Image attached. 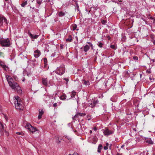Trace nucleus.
Wrapping results in <instances>:
<instances>
[{
	"mask_svg": "<svg viewBox=\"0 0 155 155\" xmlns=\"http://www.w3.org/2000/svg\"><path fill=\"white\" fill-rule=\"evenodd\" d=\"M78 115H77V114H76L74 116V117L73 118V119L74 120V118H75L76 117H78Z\"/></svg>",
	"mask_w": 155,
	"mask_h": 155,
	"instance_id": "45",
	"label": "nucleus"
},
{
	"mask_svg": "<svg viewBox=\"0 0 155 155\" xmlns=\"http://www.w3.org/2000/svg\"><path fill=\"white\" fill-rule=\"evenodd\" d=\"M144 20V21H145L146 24H147V21H146L145 20Z\"/></svg>",
	"mask_w": 155,
	"mask_h": 155,
	"instance_id": "62",
	"label": "nucleus"
},
{
	"mask_svg": "<svg viewBox=\"0 0 155 155\" xmlns=\"http://www.w3.org/2000/svg\"><path fill=\"white\" fill-rule=\"evenodd\" d=\"M65 72V68L63 67H59L57 68L56 73L60 75H61Z\"/></svg>",
	"mask_w": 155,
	"mask_h": 155,
	"instance_id": "5",
	"label": "nucleus"
},
{
	"mask_svg": "<svg viewBox=\"0 0 155 155\" xmlns=\"http://www.w3.org/2000/svg\"><path fill=\"white\" fill-rule=\"evenodd\" d=\"M68 155H78V154L76 152H74L72 155L69 154Z\"/></svg>",
	"mask_w": 155,
	"mask_h": 155,
	"instance_id": "40",
	"label": "nucleus"
},
{
	"mask_svg": "<svg viewBox=\"0 0 155 155\" xmlns=\"http://www.w3.org/2000/svg\"><path fill=\"white\" fill-rule=\"evenodd\" d=\"M43 60H44V64H45V65L44 66V67L45 68V67H46V65H47V63L48 61H47V59L46 58H43Z\"/></svg>",
	"mask_w": 155,
	"mask_h": 155,
	"instance_id": "22",
	"label": "nucleus"
},
{
	"mask_svg": "<svg viewBox=\"0 0 155 155\" xmlns=\"http://www.w3.org/2000/svg\"><path fill=\"white\" fill-rule=\"evenodd\" d=\"M111 146H112V144H110V145L109 147V149H111Z\"/></svg>",
	"mask_w": 155,
	"mask_h": 155,
	"instance_id": "51",
	"label": "nucleus"
},
{
	"mask_svg": "<svg viewBox=\"0 0 155 155\" xmlns=\"http://www.w3.org/2000/svg\"><path fill=\"white\" fill-rule=\"evenodd\" d=\"M8 4H9V5L11 6V7L14 12L15 13H19V11L17 9L16 7L15 6H14L12 4V2L11 0H10V2H8Z\"/></svg>",
	"mask_w": 155,
	"mask_h": 155,
	"instance_id": "7",
	"label": "nucleus"
},
{
	"mask_svg": "<svg viewBox=\"0 0 155 155\" xmlns=\"http://www.w3.org/2000/svg\"><path fill=\"white\" fill-rule=\"evenodd\" d=\"M9 77V75H6V77L9 86L12 89L16 91L18 94H22V91L21 87L19 86V85L17 83L13 81V79L12 78H10L8 79V77Z\"/></svg>",
	"mask_w": 155,
	"mask_h": 155,
	"instance_id": "1",
	"label": "nucleus"
},
{
	"mask_svg": "<svg viewBox=\"0 0 155 155\" xmlns=\"http://www.w3.org/2000/svg\"><path fill=\"white\" fill-rule=\"evenodd\" d=\"M87 43L89 44V47L90 46L91 47L92 49H93V45L90 42H87Z\"/></svg>",
	"mask_w": 155,
	"mask_h": 155,
	"instance_id": "36",
	"label": "nucleus"
},
{
	"mask_svg": "<svg viewBox=\"0 0 155 155\" xmlns=\"http://www.w3.org/2000/svg\"><path fill=\"white\" fill-rule=\"evenodd\" d=\"M75 5H76V7L77 8V9H78V8H79V5H78V4L77 3V2L75 3Z\"/></svg>",
	"mask_w": 155,
	"mask_h": 155,
	"instance_id": "42",
	"label": "nucleus"
},
{
	"mask_svg": "<svg viewBox=\"0 0 155 155\" xmlns=\"http://www.w3.org/2000/svg\"><path fill=\"white\" fill-rule=\"evenodd\" d=\"M75 38H76V39H77V41L78 40V37L77 36H76L75 37Z\"/></svg>",
	"mask_w": 155,
	"mask_h": 155,
	"instance_id": "60",
	"label": "nucleus"
},
{
	"mask_svg": "<svg viewBox=\"0 0 155 155\" xmlns=\"http://www.w3.org/2000/svg\"><path fill=\"white\" fill-rule=\"evenodd\" d=\"M127 74L128 75L129 74V73H128V71H127Z\"/></svg>",
	"mask_w": 155,
	"mask_h": 155,
	"instance_id": "63",
	"label": "nucleus"
},
{
	"mask_svg": "<svg viewBox=\"0 0 155 155\" xmlns=\"http://www.w3.org/2000/svg\"><path fill=\"white\" fill-rule=\"evenodd\" d=\"M152 61H153V62H154V59H152Z\"/></svg>",
	"mask_w": 155,
	"mask_h": 155,
	"instance_id": "64",
	"label": "nucleus"
},
{
	"mask_svg": "<svg viewBox=\"0 0 155 155\" xmlns=\"http://www.w3.org/2000/svg\"><path fill=\"white\" fill-rule=\"evenodd\" d=\"M77 115H79L81 116H85L86 115V114L84 113H77Z\"/></svg>",
	"mask_w": 155,
	"mask_h": 155,
	"instance_id": "30",
	"label": "nucleus"
},
{
	"mask_svg": "<svg viewBox=\"0 0 155 155\" xmlns=\"http://www.w3.org/2000/svg\"><path fill=\"white\" fill-rule=\"evenodd\" d=\"M0 44L2 47H8L10 46L11 44L8 38L0 39Z\"/></svg>",
	"mask_w": 155,
	"mask_h": 155,
	"instance_id": "2",
	"label": "nucleus"
},
{
	"mask_svg": "<svg viewBox=\"0 0 155 155\" xmlns=\"http://www.w3.org/2000/svg\"><path fill=\"white\" fill-rule=\"evenodd\" d=\"M5 2H8H8H9V0H5ZM9 2H10L9 1Z\"/></svg>",
	"mask_w": 155,
	"mask_h": 155,
	"instance_id": "57",
	"label": "nucleus"
},
{
	"mask_svg": "<svg viewBox=\"0 0 155 155\" xmlns=\"http://www.w3.org/2000/svg\"><path fill=\"white\" fill-rule=\"evenodd\" d=\"M72 27L73 28V30H78L79 29H77V25L75 24H74L72 25Z\"/></svg>",
	"mask_w": 155,
	"mask_h": 155,
	"instance_id": "25",
	"label": "nucleus"
},
{
	"mask_svg": "<svg viewBox=\"0 0 155 155\" xmlns=\"http://www.w3.org/2000/svg\"><path fill=\"white\" fill-rule=\"evenodd\" d=\"M54 140H55L56 143L58 144H59L61 142V138H59L58 136H55L54 138Z\"/></svg>",
	"mask_w": 155,
	"mask_h": 155,
	"instance_id": "13",
	"label": "nucleus"
},
{
	"mask_svg": "<svg viewBox=\"0 0 155 155\" xmlns=\"http://www.w3.org/2000/svg\"><path fill=\"white\" fill-rule=\"evenodd\" d=\"M0 128L1 132L4 131L5 133L6 136H8V132L5 130L3 125L1 122H0Z\"/></svg>",
	"mask_w": 155,
	"mask_h": 155,
	"instance_id": "8",
	"label": "nucleus"
},
{
	"mask_svg": "<svg viewBox=\"0 0 155 155\" xmlns=\"http://www.w3.org/2000/svg\"><path fill=\"white\" fill-rule=\"evenodd\" d=\"M38 111L39 112V114L38 116V119L39 120L41 118L42 115L44 114V111L42 110H41L40 109H39Z\"/></svg>",
	"mask_w": 155,
	"mask_h": 155,
	"instance_id": "12",
	"label": "nucleus"
},
{
	"mask_svg": "<svg viewBox=\"0 0 155 155\" xmlns=\"http://www.w3.org/2000/svg\"><path fill=\"white\" fill-rule=\"evenodd\" d=\"M108 148V147L107 146H104V149L105 150H107Z\"/></svg>",
	"mask_w": 155,
	"mask_h": 155,
	"instance_id": "44",
	"label": "nucleus"
},
{
	"mask_svg": "<svg viewBox=\"0 0 155 155\" xmlns=\"http://www.w3.org/2000/svg\"><path fill=\"white\" fill-rule=\"evenodd\" d=\"M98 100H94L92 102L93 103V104H94L95 106L96 104H98Z\"/></svg>",
	"mask_w": 155,
	"mask_h": 155,
	"instance_id": "35",
	"label": "nucleus"
},
{
	"mask_svg": "<svg viewBox=\"0 0 155 155\" xmlns=\"http://www.w3.org/2000/svg\"><path fill=\"white\" fill-rule=\"evenodd\" d=\"M79 131V130H77L76 129L75 131H74V132H77V131Z\"/></svg>",
	"mask_w": 155,
	"mask_h": 155,
	"instance_id": "53",
	"label": "nucleus"
},
{
	"mask_svg": "<svg viewBox=\"0 0 155 155\" xmlns=\"http://www.w3.org/2000/svg\"><path fill=\"white\" fill-rule=\"evenodd\" d=\"M107 38H108V40H110V36H109V35H108V36H107Z\"/></svg>",
	"mask_w": 155,
	"mask_h": 155,
	"instance_id": "48",
	"label": "nucleus"
},
{
	"mask_svg": "<svg viewBox=\"0 0 155 155\" xmlns=\"http://www.w3.org/2000/svg\"><path fill=\"white\" fill-rule=\"evenodd\" d=\"M37 130V129L36 127H35L31 126V127H30V128L29 129V131L30 132H31L32 133H33Z\"/></svg>",
	"mask_w": 155,
	"mask_h": 155,
	"instance_id": "16",
	"label": "nucleus"
},
{
	"mask_svg": "<svg viewBox=\"0 0 155 155\" xmlns=\"http://www.w3.org/2000/svg\"><path fill=\"white\" fill-rule=\"evenodd\" d=\"M5 64V63L4 61L0 60V66L1 67L4 66Z\"/></svg>",
	"mask_w": 155,
	"mask_h": 155,
	"instance_id": "28",
	"label": "nucleus"
},
{
	"mask_svg": "<svg viewBox=\"0 0 155 155\" xmlns=\"http://www.w3.org/2000/svg\"><path fill=\"white\" fill-rule=\"evenodd\" d=\"M3 53L2 52H0V56H1L2 54Z\"/></svg>",
	"mask_w": 155,
	"mask_h": 155,
	"instance_id": "56",
	"label": "nucleus"
},
{
	"mask_svg": "<svg viewBox=\"0 0 155 155\" xmlns=\"http://www.w3.org/2000/svg\"><path fill=\"white\" fill-rule=\"evenodd\" d=\"M107 21L106 20H103L101 21V23L103 25H105V24L106 23Z\"/></svg>",
	"mask_w": 155,
	"mask_h": 155,
	"instance_id": "37",
	"label": "nucleus"
},
{
	"mask_svg": "<svg viewBox=\"0 0 155 155\" xmlns=\"http://www.w3.org/2000/svg\"><path fill=\"white\" fill-rule=\"evenodd\" d=\"M150 19H153V18L152 17H150Z\"/></svg>",
	"mask_w": 155,
	"mask_h": 155,
	"instance_id": "58",
	"label": "nucleus"
},
{
	"mask_svg": "<svg viewBox=\"0 0 155 155\" xmlns=\"http://www.w3.org/2000/svg\"><path fill=\"white\" fill-rule=\"evenodd\" d=\"M109 145V144L108 143H106V146L108 147Z\"/></svg>",
	"mask_w": 155,
	"mask_h": 155,
	"instance_id": "52",
	"label": "nucleus"
},
{
	"mask_svg": "<svg viewBox=\"0 0 155 155\" xmlns=\"http://www.w3.org/2000/svg\"><path fill=\"white\" fill-rule=\"evenodd\" d=\"M82 82L83 84H84L85 85H89L90 84V82L88 81H86L84 79L82 80Z\"/></svg>",
	"mask_w": 155,
	"mask_h": 155,
	"instance_id": "17",
	"label": "nucleus"
},
{
	"mask_svg": "<svg viewBox=\"0 0 155 155\" xmlns=\"http://www.w3.org/2000/svg\"><path fill=\"white\" fill-rule=\"evenodd\" d=\"M97 45L99 47L102 48V47L103 45H104V43L101 42H98Z\"/></svg>",
	"mask_w": 155,
	"mask_h": 155,
	"instance_id": "27",
	"label": "nucleus"
},
{
	"mask_svg": "<svg viewBox=\"0 0 155 155\" xmlns=\"http://www.w3.org/2000/svg\"><path fill=\"white\" fill-rule=\"evenodd\" d=\"M89 133L90 134H91L92 133V131L91 130H90V131H89Z\"/></svg>",
	"mask_w": 155,
	"mask_h": 155,
	"instance_id": "59",
	"label": "nucleus"
},
{
	"mask_svg": "<svg viewBox=\"0 0 155 155\" xmlns=\"http://www.w3.org/2000/svg\"><path fill=\"white\" fill-rule=\"evenodd\" d=\"M124 147V145H122L121 146V148H123V147Z\"/></svg>",
	"mask_w": 155,
	"mask_h": 155,
	"instance_id": "55",
	"label": "nucleus"
},
{
	"mask_svg": "<svg viewBox=\"0 0 155 155\" xmlns=\"http://www.w3.org/2000/svg\"><path fill=\"white\" fill-rule=\"evenodd\" d=\"M110 47L113 49L115 50L116 48L115 46L114 45H111L110 46Z\"/></svg>",
	"mask_w": 155,
	"mask_h": 155,
	"instance_id": "32",
	"label": "nucleus"
},
{
	"mask_svg": "<svg viewBox=\"0 0 155 155\" xmlns=\"http://www.w3.org/2000/svg\"><path fill=\"white\" fill-rule=\"evenodd\" d=\"M90 47L88 45H86L83 47L84 51L85 52H87L88 51Z\"/></svg>",
	"mask_w": 155,
	"mask_h": 155,
	"instance_id": "15",
	"label": "nucleus"
},
{
	"mask_svg": "<svg viewBox=\"0 0 155 155\" xmlns=\"http://www.w3.org/2000/svg\"><path fill=\"white\" fill-rule=\"evenodd\" d=\"M72 40V37L71 35H69L68 38L66 39V41L68 42H71Z\"/></svg>",
	"mask_w": 155,
	"mask_h": 155,
	"instance_id": "18",
	"label": "nucleus"
},
{
	"mask_svg": "<svg viewBox=\"0 0 155 155\" xmlns=\"http://www.w3.org/2000/svg\"><path fill=\"white\" fill-rule=\"evenodd\" d=\"M89 106H90L91 108H93L95 107L94 104H93V103L92 102L91 103H89Z\"/></svg>",
	"mask_w": 155,
	"mask_h": 155,
	"instance_id": "34",
	"label": "nucleus"
},
{
	"mask_svg": "<svg viewBox=\"0 0 155 155\" xmlns=\"http://www.w3.org/2000/svg\"><path fill=\"white\" fill-rule=\"evenodd\" d=\"M63 46H64L63 45L61 44L60 45V48L61 49H63Z\"/></svg>",
	"mask_w": 155,
	"mask_h": 155,
	"instance_id": "43",
	"label": "nucleus"
},
{
	"mask_svg": "<svg viewBox=\"0 0 155 155\" xmlns=\"http://www.w3.org/2000/svg\"><path fill=\"white\" fill-rule=\"evenodd\" d=\"M28 33L29 35L32 38L36 39V38H37L38 36V35H32L31 33L29 31H28Z\"/></svg>",
	"mask_w": 155,
	"mask_h": 155,
	"instance_id": "11",
	"label": "nucleus"
},
{
	"mask_svg": "<svg viewBox=\"0 0 155 155\" xmlns=\"http://www.w3.org/2000/svg\"><path fill=\"white\" fill-rule=\"evenodd\" d=\"M146 72H147V73H149V74H150V73H151V72H150V71H148V70H147L146 71Z\"/></svg>",
	"mask_w": 155,
	"mask_h": 155,
	"instance_id": "49",
	"label": "nucleus"
},
{
	"mask_svg": "<svg viewBox=\"0 0 155 155\" xmlns=\"http://www.w3.org/2000/svg\"><path fill=\"white\" fill-rule=\"evenodd\" d=\"M149 79L151 81V82H153V81H154V78H151V77L149 78Z\"/></svg>",
	"mask_w": 155,
	"mask_h": 155,
	"instance_id": "41",
	"label": "nucleus"
},
{
	"mask_svg": "<svg viewBox=\"0 0 155 155\" xmlns=\"http://www.w3.org/2000/svg\"><path fill=\"white\" fill-rule=\"evenodd\" d=\"M93 129L94 131H96L97 130V127H94V128Z\"/></svg>",
	"mask_w": 155,
	"mask_h": 155,
	"instance_id": "47",
	"label": "nucleus"
},
{
	"mask_svg": "<svg viewBox=\"0 0 155 155\" xmlns=\"http://www.w3.org/2000/svg\"><path fill=\"white\" fill-rule=\"evenodd\" d=\"M3 69V70L6 71H7L8 70V66L5 64L4 66L2 67Z\"/></svg>",
	"mask_w": 155,
	"mask_h": 155,
	"instance_id": "20",
	"label": "nucleus"
},
{
	"mask_svg": "<svg viewBox=\"0 0 155 155\" xmlns=\"http://www.w3.org/2000/svg\"><path fill=\"white\" fill-rule=\"evenodd\" d=\"M25 127L26 128L28 129L29 130V129L30 128V127H31V125L30 124L27 123L26 124Z\"/></svg>",
	"mask_w": 155,
	"mask_h": 155,
	"instance_id": "23",
	"label": "nucleus"
},
{
	"mask_svg": "<svg viewBox=\"0 0 155 155\" xmlns=\"http://www.w3.org/2000/svg\"><path fill=\"white\" fill-rule=\"evenodd\" d=\"M65 13L64 12H60L58 13V15L59 17H62L64 16Z\"/></svg>",
	"mask_w": 155,
	"mask_h": 155,
	"instance_id": "24",
	"label": "nucleus"
},
{
	"mask_svg": "<svg viewBox=\"0 0 155 155\" xmlns=\"http://www.w3.org/2000/svg\"><path fill=\"white\" fill-rule=\"evenodd\" d=\"M116 155H120L119 153H118Z\"/></svg>",
	"mask_w": 155,
	"mask_h": 155,
	"instance_id": "61",
	"label": "nucleus"
},
{
	"mask_svg": "<svg viewBox=\"0 0 155 155\" xmlns=\"http://www.w3.org/2000/svg\"><path fill=\"white\" fill-rule=\"evenodd\" d=\"M134 104L135 105V106H136L137 107H138L139 106V104H138L137 105L136 104H135V103Z\"/></svg>",
	"mask_w": 155,
	"mask_h": 155,
	"instance_id": "50",
	"label": "nucleus"
},
{
	"mask_svg": "<svg viewBox=\"0 0 155 155\" xmlns=\"http://www.w3.org/2000/svg\"><path fill=\"white\" fill-rule=\"evenodd\" d=\"M103 130V133L105 135H109L112 134L113 132L112 130H109L107 128L105 130Z\"/></svg>",
	"mask_w": 155,
	"mask_h": 155,
	"instance_id": "6",
	"label": "nucleus"
},
{
	"mask_svg": "<svg viewBox=\"0 0 155 155\" xmlns=\"http://www.w3.org/2000/svg\"><path fill=\"white\" fill-rule=\"evenodd\" d=\"M37 3L39 5V6L41 3L42 0H36Z\"/></svg>",
	"mask_w": 155,
	"mask_h": 155,
	"instance_id": "33",
	"label": "nucleus"
},
{
	"mask_svg": "<svg viewBox=\"0 0 155 155\" xmlns=\"http://www.w3.org/2000/svg\"><path fill=\"white\" fill-rule=\"evenodd\" d=\"M15 100L14 101V104H15V108L19 110H22L23 106L22 104L20 103V101H19L18 100V97L17 96V97H15Z\"/></svg>",
	"mask_w": 155,
	"mask_h": 155,
	"instance_id": "3",
	"label": "nucleus"
},
{
	"mask_svg": "<svg viewBox=\"0 0 155 155\" xmlns=\"http://www.w3.org/2000/svg\"><path fill=\"white\" fill-rule=\"evenodd\" d=\"M133 59L134 60L137 61L138 59V58L137 57L134 56L133 57Z\"/></svg>",
	"mask_w": 155,
	"mask_h": 155,
	"instance_id": "38",
	"label": "nucleus"
},
{
	"mask_svg": "<svg viewBox=\"0 0 155 155\" xmlns=\"http://www.w3.org/2000/svg\"><path fill=\"white\" fill-rule=\"evenodd\" d=\"M16 134L18 135L21 136H23L24 135V134L22 132H16Z\"/></svg>",
	"mask_w": 155,
	"mask_h": 155,
	"instance_id": "31",
	"label": "nucleus"
},
{
	"mask_svg": "<svg viewBox=\"0 0 155 155\" xmlns=\"http://www.w3.org/2000/svg\"><path fill=\"white\" fill-rule=\"evenodd\" d=\"M73 1L75 2V3L77 2H78L76 0H72Z\"/></svg>",
	"mask_w": 155,
	"mask_h": 155,
	"instance_id": "54",
	"label": "nucleus"
},
{
	"mask_svg": "<svg viewBox=\"0 0 155 155\" xmlns=\"http://www.w3.org/2000/svg\"><path fill=\"white\" fill-rule=\"evenodd\" d=\"M102 147V144H100L99 145L98 147V148H97L98 152L100 153L101 152V149Z\"/></svg>",
	"mask_w": 155,
	"mask_h": 155,
	"instance_id": "21",
	"label": "nucleus"
},
{
	"mask_svg": "<svg viewBox=\"0 0 155 155\" xmlns=\"http://www.w3.org/2000/svg\"><path fill=\"white\" fill-rule=\"evenodd\" d=\"M57 106V103H55L53 104V106L54 107H56Z\"/></svg>",
	"mask_w": 155,
	"mask_h": 155,
	"instance_id": "46",
	"label": "nucleus"
},
{
	"mask_svg": "<svg viewBox=\"0 0 155 155\" xmlns=\"http://www.w3.org/2000/svg\"><path fill=\"white\" fill-rule=\"evenodd\" d=\"M76 92L74 91H73L72 92L71 95V97L69 99L73 98V97H74L76 95Z\"/></svg>",
	"mask_w": 155,
	"mask_h": 155,
	"instance_id": "26",
	"label": "nucleus"
},
{
	"mask_svg": "<svg viewBox=\"0 0 155 155\" xmlns=\"http://www.w3.org/2000/svg\"><path fill=\"white\" fill-rule=\"evenodd\" d=\"M40 51L38 50H37L34 51V55L36 58H38L41 54Z\"/></svg>",
	"mask_w": 155,
	"mask_h": 155,
	"instance_id": "9",
	"label": "nucleus"
},
{
	"mask_svg": "<svg viewBox=\"0 0 155 155\" xmlns=\"http://www.w3.org/2000/svg\"><path fill=\"white\" fill-rule=\"evenodd\" d=\"M27 4V1H26L25 2H24L22 3L21 4V5L22 7H25V5H26Z\"/></svg>",
	"mask_w": 155,
	"mask_h": 155,
	"instance_id": "29",
	"label": "nucleus"
},
{
	"mask_svg": "<svg viewBox=\"0 0 155 155\" xmlns=\"http://www.w3.org/2000/svg\"><path fill=\"white\" fill-rule=\"evenodd\" d=\"M144 138L146 140V143L150 144H153V142L151 140V138L146 137H144Z\"/></svg>",
	"mask_w": 155,
	"mask_h": 155,
	"instance_id": "10",
	"label": "nucleus"
},
{
	"mask_svg": "<svg viewBox=\"0 0 155 155\" xmlns=\"http://www.w3.org/2000/svg\"><path fill=\"white\" fill-rule=\"evenodd\" d=\"M42 83L43 85H47L48 79L47 78H42Z\"/></svg>",
	"mask_w": 155,
	"mask_h": 155,
	"instance_id": "14",
	"label": "nucleus"
},
{
	"mask_svg": "<svg viewBox=\"0 0 155 155\" xmlns=\"http://www.w3.org/2000/svg\"><path fill=\"white\" fill-rule=\"evenodd\" d=\"M66 98V95L65 94H63L60 97L61 100H65Z\"/></svg>",
	"mask_w": 155,
	"mask_h": 155,
	"instance_id": "19",
	"label": "nucleus"
},
{
	"mask_svg": "<svg viewBox=\"0 0 155 155\" xmlns=\"http://www.w3.org/2000/svg\"><path fill=\"white\" fill-rule=\"evenodd\" d=\"M64 80H65L67 82L66 83V84H67V83L69 81V80L68 78H64Z\"/></svg>",
	"mask_w": 155,
	"mask_h": 155,
	"instance_id": "39",
	"label": "nucleus"
},
{
	"mask_svg": "<svg viewBox=\"0 0 155 155\" xmlns=\"http://www.w3.org/2000/svg\"><path fill=\"white\" fill-rule=\"evenodd\" d=\"M8 23L6 18L3 16H0V26L4 25H7Z\"/></svg>",
	"mask_w": 155,
	"mask_h": 155,
	"instance_id": "4",
	"label": "nucleus"
}]
</instances>
